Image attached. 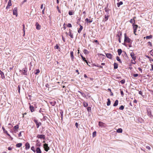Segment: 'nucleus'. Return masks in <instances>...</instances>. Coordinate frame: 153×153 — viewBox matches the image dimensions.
<instances>
[{"instance_id": "f257e3e1", "label": "nucleus", "mask_w": 153, "mask_h": 153, "mask_svg": "<svg viewBox=\"0 0 153 153\" xmlns=\"http://www.w3.org/2000/svg\"><path fill=\"white\" fill-rule=\"evenodd\" d=\"M27 71V68L25 66L24 68L22 69H20L19 70V72L22 75H24L25 76L27 75L28 73Z\"/></svg>"}, {"instance_id": "f03ea898", "label": "nucleus", "mask_w": 153, "mask_h": 153, "mask_svg": "<svg viewBox=\"0 0 153 153\" xmlns=\"http://www.w3.org/2000/svg\"><path fill=\"white\" fill-rule=\"evenodd\" d=\"M124 41L125 42L128 43L131 42L132 41L127 36L126 33L124 34Z\"/></svg>"}, {"instance_id": "7ed1b4c3", "label": "nucleus", "mask_w": 153, "mask_h": 153, "mask_svg": "<svg viewBox=\"0 0 153 153\" xmlns=\"http://www.w3.org/2000/svg\"><path fill=\"white\" fill-rule=\"evenodd\" d=\"M147 113L149 117L151 118H152L153 117V115L152 114V111L150 109H148L147 110Z\"/></svg>"}, {"instance_id": "20e7f679", "label": "nucleus", "mask_w": 153, "mask_h": 153, "mask_svg": "<svg viewBox=\"0 0 153 153\" xmlns=\"http://www.w3.org/2000/svg\"><path fill=\"white\" fill-rule=\"evenodd\" d=\"M34 122L35 123L36 125V126L37 128H38L39 126H41L42 124L40 122H38V120L36 119H34Z\"/></svg>"}, {"instance_id": "39448f33", "label": "nucleus", "mask_w": 153, "mask_h": 153, "mask_svg": "<svg viewBox=\"0 0 153 153\" xmlns=\"http://www.w3.org/2000/svg\"><path fill=\"white\" fill-rule=\"evenodd\" d=\"M44 148L45 151L48 152L50 148L48 147V144L47 143H45L44 144Z\"/></svg>"}, {"instance_id": "423d86ee", "label": "nucleus", "mask_w": 153, "mask_h": 153, "mask_svg": "<svg viewBox=\"0 0 153 153\" xmlns=\"http://www.w3.org/2000/svg\"><path fill=\"white\" fill-rule=\"evenodd\" d=\"M37 137L40 139H45V137L44 134H38L37 136Z\"/></svg>"}, {"instance_id": "0eeeda50", "label": "nucleus", "mask_w": 153, "mask_h": 153, "mask_svg": "<svg viewBox=\"0 0 153 153\" xmlns=\"http://www.w3.org/2000/svg\"><path fill=\"white\" fill-rule=\"evenodd\" d=\"M130 55L132 59L134 60H135L136 59V57L135 56V54L133 52H132L130 53Z\"/></svg>"}, {"instance_id": "6e6552de", "label": "nucleus", "mask_w": 153, "mask_h": 153, "mask_svg": "<svg viewBox=\"0 0 153 153\" xmlns=\"http://www.w3.org/2000/svg\"><path fill=\"white\" fill-rule=\"evenodd\" d=\"M13 15H16V16H17V7H15L13 10Z\"/></svg>"}, {"instance_id": "1a4fd4ad", "label": "nucleus", "mask_w": 153, "mask_h": 153, "mask_svg": "<svg viewBox=\"0 0 153 153\" xmlns=\"http://www.w3.org/2000/svg\"><path fill=\"white\" fill-rule=\"evenodd\" d=\"M29 106L31 112H33L34 111V107L33 105H30V103H29Z\"/></svg>"}, {"instance_id": "9d476101", "label": "nucleus", "mask_w": 153, "mask_h": 153, "mask_svg": "<svg viewBox=\"0 0 153 153\" xmlns=\"http://www.w3.org/2000/svg\"><path fill=\"white\" fill-rule=\"evenodd\" d=\"M71 57V60L72 61H74V53L73 51H71L70 52Z\"/></svg>"}, {"instance_id": "9b49d317", "label": "nucleus", "mask_w": 153, "mask_h": 153, "mask_svg": "<svg viewBox=\"0 0 153 153\" xmlns=\"http://www.w3.org/2000/svg\"><path fill=\"white\" fill-rule=\"evenodd\" d=\"M36 26V29L37 30H40L41 28V26L39 24L38 22H36L35 24Z\"/></svg>"}, {"instance_id": "f8f14e48", "label": "nucleus", "mask_w": 153, "mask_h": 153, "mask_svg": "<svg viewBox=\"0 0 153 153\" xmlns=\"http://www.w3.org/2000/svg\"><path fill=\"white\" fill-rule=\"evenodd\" d=\"M106 56L107 58L109 59H111L112 55L111 54L107 53L106 54Z\"/></svg>"}, {"instance_id": "ddd939ff", "label": "nucleus", "mask_w": 153, "mask_h": 153, "mask_svg": "<svg viewBox=\"0 0 153 153\" xmlns=\"http://www.w3.org/2000/svg\"><path fill=\"white\" fill-rule=\"evenodd\" d=\"M25 148L26 149H28L30 148V145L28 143H27L25 144Z\"/></svg>"}, {"instance_id": "4468645a", "label": "nucleus", "mask_w": 153, "mask_h": 153, "mask_svg": "<svg viewBox=\"0 0 153 153\" xmlns=\"http://www.w3.org/2000/svg\"><path fill=\"white\" fill-rule=\"evenodd\" d=\"M36 146H40L41 145V143L39 140H37L36 141Z\"/></svg>"}, {"instance_id": "2eb2a0df", "label": "nucleus", "mask_w": 153, "mask_h": 153, "mask_svg": "<svg viewBox=\"0 0 153 153\" xmlns=\"http://www.w3.org/2000/svg\"><path fill=\"white\" fill-rule=\"evenodd\" d=\"M79 26L80 27V28L78 30V32L79 33H80L81 32V31L83 29V27L81 25H79Z\"/></svg>"}, {"instance_id": "dca6fc26", "label": "nucleus", "mask_w": 153, "mask_h": 153, "mask_svg": "<svg viewBox=\"0 0 153 153\" xmlns=\"http://www.w3.org/2000/svg\"><path fill=\"white\" fill-rule=\"evenodd\" d=\"M2 128L4 133H6L8 136H10V134L8 133L7 131L5 130V129L4 127H2Z\"/></svg>"}, {"instance_id": "f3484780", "label": "nucleus", "mask_w": 153, "mask_h": 153, "mask_svg": "<svg viewBox=\"0 0 153 153\" xmlns=\"http://www.w3.org/2000/svg\"><path fill=\"white\" fill-rule=\"evenodd\" d=\"M36 152L37 153H41L42 152L40 149L39 147H38L36 148Z\"/></svg>"}, {"instance_id": "a211bd4d", "label": "nucleus", "mask_w": 153, "mask_h": 153, "mask_svg": "<svg viewBox=\"0 0 153 153\" xmlns=\"http://www.w3.org/2000/svg\"><path fill=\"white\" fill-rule=\"evenodd\" d=\"M132 26L133 30H137L138 27V25H137L134 24Z\"/></svg>"}, {"instance_id": "6ab92c4d", "label": "nucleus", "mask_w": 153, "mask_h": 153, "mask_svg": "<svg viewBox=\"0 0 153 153\" xmlns=\"http://www.w3.org/2000/svg\"><path fill=\"white\" fill-rule=\"evenodd\" d=\"M118 100H116L115 101L114 103L113 104V106H117L118 104Z\"/></svg>"}, {"instance_id": "aec40b11", "label": "nucleus", "mask_w": 153, "mask_h": 153, "mask_svg": "<svg viewBox=\"0 0 153 153\" xmlns=\"http://www.w3.org/2000/svg\"><path fill=\"white\" fill-rule=\"evenodd\" d=\"M108 14H106L105 15V21H106L107 20H108V18L109 16L108 15Z\"/></svg>"}, {"instance_id": "412c9836", "label": "nucleus", "mask_w": 153, "mask_h": 153, "mask_svg": "<svg viewBox=\"0 0 153 153\" xmlns=\"http://www.w3.org/2000/svg\"><path fill=\"white\" fill-rule=\"evenodd\" d=\"M117 52L118 53V55L120 56L122 52V50L121 49H118Z\"/></svg>"}, {"instance_id": "4be33fe9", "label": "nucleus", "mask_w": 153, "mask_h": 153, "mask_svg": "<svg viewBox=\"0 0 153 153\" xmlns=\"http://www.w3.org/2000/svg\"><path fill=\"white\" fill-rule=\"evenodd\" d=\"M104 123L102 122H99V125L100 126H103Z\"/></svg>"}, {"instance_id": "5701e85b", "label": "nucleus", "mask_w": 153, "mask_h": 153, "mask_svg": "<svg viewBox=\"0 0 153 153\" xmlns=\"http://www.w3.org/2000/svg\"><path fill=\"white\" fill-rule=\"evenodd\" d=\"M129 22L131 23H132V25H134L135 23V20H133L132 19L130 20Z\"/></svg>"}, {"instance_id": "b1692460", "label": "nucleus", "mask_w": 153, "mask_h": 153, "mask_svg": "<svg viewBox=\"0 0 153 153\" xmlns=\"http://www.w3.org/2000/svg\"><path fill=\"white\" fill-rule=\"evenodd\" d=\"M22 145L21 143H18L16 145V146L17 147L19 148L22 146Z\"/></svg>"}, {"instance_id": "393cba45", "label": "nucleus", "mask_w": 153, "mask_h": 153, "mask_svg": "<svg viewBox=\"0 0 153 153\" xmlns=\"http://www.w3.org/2000/svg\"><path fill=\"white\" fill-rule=\"evenodd\" d=\"M122 131L123 130L121 128H119L117 130V133H122Z\"/></svg>"}, {"instance_id": "a878e982", "label": "nucleus", "mask_w": 153, "mask_h": 153, "mask_svg": "<svg viewBox=\"0 0 153 153\" xmlns=\"http://www.w3.org/2000/svg\"><path fill=\"white\" fill-rule=\"evenodd\" d=\"M105 11L107 13V14H108L109 9L108 8V6L105 8Z\"/></svg>"}, {"instance_id": "bb28decb", "label": "nucleus", "mask_w": 153, "mask_h": 153, "mask_svg": "<svg viewBox=\"0 0 153 153\" xmlns=\"http://www.w3.org/2000/svg\"><path fill=\"white\" fill-rule=\"evenodd\" d=\"M118 64L116 63H114V68L115 69H117L118 68Z\"/></svg>"}, {"instance_id": "cd10ccee", "label": "nucleus", "mask_w": 153, "mask_h": 153, "mask_svg": "<svg viewBox=\"0 0 153 153\" xmlns=\"http://www.w3.org/2000/svg\"><path fill=\"white\" fill-rule=\"evenodd\" d=\"M69 36H70V37L71 38H73V34H72L71 33V31H70H70H69Z\"/></svg>"}, {"instance_id": "c85d7f7f", "label": "nucleus", "mask_w": 153, "mask_h": 153, "mask_svg": "<svg viewBox=\"0 0 153 153\" xmlns=\"http://www.w3.org/2000/svg\"><path fill=\"white\" fill-rule=\"evenodd\" d=\"M83 105L85 107H87V106H88V103L85 102H83Z\"/></svg>"}, {"instance_id": "c756f323", "label": "nucleus", "mask_w": 153, "mask_h": 153, "mask_svg": "<svg viewBox=\"0 0 153 153\" xmlns=\"http://www.w3.org/2000/svg\"><path fill=\"white\" fill-rule=\"evenodd\" d=\"M123 4V2L122 1H120L119 3H117V7H120V5Z\"/></svg>"}, {"instance_id": "7c9ffc66", "label": "nucleus", "mask_w": 153, "mask_h": 153, "mask_svg": "<svg viewBox=\"0 0 153 153\" xmlns=\"http://www.w3.org/2000/svg\"><path fill=\"white\" fill-rule=\"evenodd\" d=\"M122 35V32H119L118 34L117 35V36L119 38H121Z\"/></svg>"}, {"instance_id": "2f4dec72", "label": "nucleus", "mask_w": 153, "mask_h": 153, "mask_svg": "<svg viewBox=\"0 0 153 153\" xmlns=\"http://www.w3.org/2000/svg\"><path fill=\"white\" fill-rule=\"evenodd\" d=\"M107 100L108 102H107V105L108 106H109L110 105L111 101L109 99H108Z\"/></svg>"}, {"instance_id": "473e14b6", "label": "nucleus", "mask_w": 153, "mask_h": 153, "mask_svg": "<svg viewBox=\"0 0 153 153\" xmlns=\"http://www.w3.org/2000/svg\"><path fill=\"white\" fill-rule=\"evenodd\" d=\"M83 52L85 54H88L89 53V52L86 49H84Z\"/></svg>"}, {"instance_id": "72a5a7b5", "label": "nucleus", "mask_w": 153, "mask_h": 153, "mask_svg": "<svg viewBox=\"0 0 153 153\" xmlns=\"http://www.w3.org/2000/svg\"><path fill=\"white\" fill-rule=\"evenodd\" d=\"M60 113L61 114V117L62 120V119L63 117V112L62 110H60Z\"/></svg>"}, {"instance_id": "f704fd0d", "label": "nucleus", "mask_w": 153, "mask_h": 153, "mask_svg": "<svg viewBox=\"0 0 153 153\" xmlns=\"http://www.w3.org/2000/svg\"><path fill=\"white\" fill-rule=\"evenodd\" d=\"M85 21L89 23H91L92 22V20H90L88 18L85 19Z\"/></svg>"}, {"instance_id": "c9c22d12", "label": "nucleus", "mask_w": 153, "mask_h": 153, "mask_svg": "<svg viewBox=\"0 0 153 153\" xmlns=\"http://www.w3.org/2000/svg\"><path fill=\"white\" fill-rule=\"evenodd\" d=\"M7 5L8 6H10L12 5V3L11 0H9L8 2Z\"/></svg>"}, {"instance_id": "e433bc0d", "label": "nucleus", "mask_w": 153, "mask_h": 153, "mask_svg": "<svg viewBox=\"0 0 153 153\" xmlns=\"http://www.w3.org/2000/svg\"><path fill=\"white\" fill-rule=\"evenodd\" d=\"M152 35H150V36H147L146 37V39H152Z\"/></svg>"}, {"instance_id": "4c0bfd02", "label": "nucleus", "mask_w": 153, "mask_h": 153, "mask_svg": "<svg viewBox=\"0 0 153 153\" xmlns=\"http://www.w3.org/2000/svg\"><path fill=\"white\" fill-rule=\"evenodd\" d=\"M79 93H80V94H81V95L83 97H86V95L84 94V93H83V92H81L79 91Z\"/></svg>"}, {"instance_id": "58836bf2", "label": "nucleus", "mask_w": 153, "mask_h": 153, "mask_svg": "<svg viewBox=\"0 0 153 153\" xmlns=\"http://www.w3.org/2000/svg\"><path fill=\"white\" fill-rule=\"evenodd\" d=\"M116 59H117V60L120 63H122V62L121 61L120 59L119 58V57L118 56H117L116 57Z\"/></svg>"}, {"instance_id": "ea45409f", "label": "nucleus", "mask_w": 153, "mask_h": 153, "mask_svg": "<svg viewBox=\"0 0 153 153\" xmlns=\"http://www.w3.org/2000/svg\"><path fill=\"white\" fill-rule=\"evenodd\" d=\"M82 59L85 62H86V63L87 64H88V62L86 60L85 58V57H84L83 56H82Z\"/></svg>"}, {"instance_id": "a19ab883", "label": "nucleus", "mask_w": 153, "mask_h": 153, "mask_svg": "<svg viewBox=\"0 0 153 153\" xmlns=\"http://www.w3.org/2000/svg\"><path fill=\"white\" fill-rule=\"evenodd\" d=\"M120 110H123L124 109V107L123 105H121L119 108Z\"/></svg>"}, {"instance_id": "79ce46f5", "label": "nucleus", "mask_w": 153, "mask_h": 153, "mask_svg": "<svg viewBox=\"0 0 153 153\" xmlns=\"http://www.w3.org/2000/svg\"><path fill=\"white\" fill-rule=\"evenodd\" d=\"M14 128L15 129V130L19 128V126L18 125H16L14 126Z\"/></svg>"}, {"instance_id": "37998d69", "label": "nucleus", "mask_w": 153, "mask_h": 153, "mask_svg": "<svg viewBox=\"0 0 153 153\" xmlns=\"http://www.w3.org/2000/svg\"><path fill=\"white\" fill-rule=\"evenodd\" d=\"M36 72L35 73V74L36 75L37 74L40 72V71L39 69H36Z\"/></svg>"}, {"instance_id": "c03bdc74", "label": "nucleus", "mask_w": 153, "mask_h": 153, "mask_svg": "<svg viewBox=\"0 0 153 153\" xmlns=\"http://www.w3.org/2000/svg\"><path fill=\"white\" fill-rule=\"evenodd\" d=\"M148 45H149L150 47H152V44L150 42H148Z\"/></svg>"}, {"instance_id": "a18cd8bd", "label": "nucleus", "mask_w": 153, "mask_h": 153, "mask_svg": "<svg viewBox=\"0 0 153 153\" xmlns=\"http://www.w3.org/2000/svg\"><path fill=\"white\" fill-rule=\"evenodd\" d=\"M31 149L34 152H35V149L34 147V146H32L31 147Z\"/></svg>"}, {"instance_id": "49530a36", "label": "nucleus", "mask_w": 153, "mask_h": 153, "mask_svg": "<svg viewBox=\"0 0 153 153\" xmlns=\"http://www.w3.org/2000/svg\"><path fill=\"white\" fill-rule=\"evenodd\" d=\"M125 79H123V80H121L120 81V82L122 84H124L125 83Z\"/></svg>"}, {"instance_id": "de8ad7c7", "label": "nucleus", "mask_w": 153, "mask_h": 153, "mask_svg": "<svg viewBox=\"0 0 153 153\" xmlns=\"http://www.w3.org/2000/svg\"><path fill=\"white\" fill-rule=\"evenodd\" d=\"M87 111L88 112L90 111L91 110V108L90 107H88L87 108Z\"/></svg>"}, {"instance_id": "09e8293b", "label": "nucleus", "mask_w": 153, "mask_h": 153, "mask_svg": "<svg viewBox=\"0 0 153 153\" xmlns=\"http://www.w3.org/2000/svg\"><path fill=\"white\" fill-rule=\"evenodd\" d=\"M67 27H72V25L70 23H68V24L67 25Z\"/></svg>"}, {"instance_id": "8fccbe9b", "label": "nucleus", "mask_w": 153, "mask_h": 153, "mask_svg": "<svg viewBox=\"0 0 153 153\" xmlns=\"http://www.w3.org/2000/svg\"><path fill=\"white\" fill-rule=\"evenodd\" d=\"M150 53L151 55L153 56V49L150 51Z\"/></svg>"}, {"instance_id": "3c124183", "label": "nucleus", "mask_w": 153, "mask_h": 153, "mask_svg": "<svg viewBox=\"0 0 153 153\" xmlns=\"http://www.w3.org/2000/svg\"><path fill=\"white\" fill-rule=\"evenodd\" d=\"M23 30L24 32V34H25V25L24 24H23Z\"/></svg>"}, {"instance_id": "603ef678", "label": "nucleus", "mask_w": 153, "mask_h": 153, "mask_svg": "<svg viewBox=\"0 0 153 153\" xmlns=\"http://www.w3.org/2000/svg\"><path fill=\"white\" fill-rule=\"evenodd\" d=\"M96 131H94L93 133V137H94L96 136Z\"/></svg>"}, {"instance_id": "864d4df0", "label": "nucleus", "mask_w": 153, "mask_h": 153, "mask_svg": "<svg viewBox=\"0 0 153 153\" xmlns=\"http://www.w3.org/2000/svg\"><path fill=\"white\" fill-rule=\"evenodd\" d=\"M57 9L58 10V12L59 13H61V11L59 9V7L58 6H57Z\"/></svg>"}, {"instance_id": "5fc2aeb1", "label": "nucleus", "mask_w": 153, "mask_h": 153, "mask_svg": "<svg viewBox=\"0 0 153 153\" xmlns=\"http://www.w3.org/2000/svg\"><path fill=\"white\" fill-rule=\"evenodd\" d=\"M18 92L19 93L20 92V85H19L18 86Z\"/></svg>"}, {"instance_id": "6e6d98bb", "label": "nucleus", "mask_w": 153, "mask_h": 153, "mask_svg": "<svg viewBox=\"0 0 153 153\" xmlns=\"http://www.w3.org/2000/svg\"><path fill=\"white\" fill-rule=\"evenodd\" d=\"M59 46L56 45L54 47V48L56 49H58L59 48Z\"/></svg>"}, {"instance_id": "4d7b16f0", "label": "nucleus", "mask_w": 153, "mask_h": 153, "mask_svg": "<svg viewBox=\"0 0 153 153\" xmlns=\"http://www.w3.org/2000/svg\"><path fill=\"white\" fill-rule=\"evenodd\" d=\"M68 13L70 15H72L73 14V12L71 11L69 12Z\"/></svg>"}, {"instance_id": "13d9d810", "label": "nucleus", "mask_w": 153, "mask_h": 153, "mask_svg": "<svg viewBox=\"0 0 153 153\" xmlns=\"http://www.w3.org/2000/svg\"><path fill=\"white\" fill-rule=\"evenodd\" d=\"M138 74H133V76L135 77H137L138 76Z\"/></svg>"}, {"instance_id": "bf43d9fd", "label": "nucleus", "mask_w": 153, "mask_h": 153, "mask_svg": "<svg viewBox=\"0 0 153 153\" xmlns=\"http://www.w3.org/2000/svg\"><path fill=\"white\" fill-rule=\"evenodd\" d=\"M120 93H121V95H122V97H123V95H124V93H123V91H121Z\"/></svg>"}, {"instance_id": "052dcab7", "label": "nucleus", "mask_w": 153, "mask_h": 153, "mask_svg": "<svg viewBox=\"0 0 153 153\" xmlns=\"http://www.w3.org/2000/svg\"><path fill=\"white\" fill-rule=\"evenodd\" d=\"M22 131H21L18 134V136L19 137H20L22 136V134L21 133L22 132Z\"/></svg>"}, {"instance_id": "680f3d73", "label": "nucleus", "mask_w": 153, "mask_h": 153, "mask_svg": "<svg viewBox=\"0 0 153 153\" xmlns=\"http://www.w3.org/2000/svg\"><path fill=\"white\" fill-rule=\"evenodd\" d=\"M131 63L132 64H135V60H134V61H133V60H131Z\"/></svg>"}, {"instance_id": "e2e57ef3", "label": "nucleus", "mask_w": 153, "mask_h": 153, "mask_svg": "<svg viewBox=\"0 0 153 153\" xmlns=\"http://www.w3.org/2000/svg\"><path fill=\"white\" fill-rule=\"evenodd\" d=\"M146 148L147 149H149V150H150V149H151V148H150V147L149 146H146Z\"/></svg>"}, {"instance_id": "0e129e2a", "label": "nucleus", "mask_w": 153, "mask_h": 153, "mask_svg": "<svg viewBox=\"0 0 153 153\" xmlns=\"http://www.w3.org/2000/svg\"><path fill=\"white\" fill-rule=\"evenodd\" d=\"M139 94L142 96V93L141 91H139Z\"/></svg>"}, {"instance_id": "69168bd1", "label": "nucleus", "mask_w": 153, "mask_h": 153, "mask_svg": "<svg viewBox=\"0 0 153 153\" xmlns=\"http://www.w3.org/2000/svg\"><path fill=\"white\" fill-rule=\"evenodd\" d=\"M75 126L76 127V128L78 127V124L77 123H75Z\"/></svg>"}, {"instance_id": "338daca9", "label": "nucleus", "mask_w": 153, "mask_h": 153, "mask_svg": "<svg viewBox=\"0 0 153 153\" xmlns=\"http://www.w3.org/2000/svg\"><path fill=\"white\" fill-rule=\"evenodd\" d=\"M136 30H134V34L135 35H136L137 34H136Z\"/></svg>"}, {"instance_id": "774afa93", "label": "nucleus", "mask_w": 153, "mask_h": 153, "mask_svg": "<svg viewBox=\"0 0 153 153\" xmlns=\"http://www.w3.org/2000/svg\"><path fill=\"white\" fill-rule=\"evenodd\" d=\"M152 69H150V71H153V65H152Z\"/></svg>"}]
</instances>
